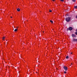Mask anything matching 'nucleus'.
I'll return each instance as SVG.
<instances>
[{
	"instance_id": "6ab92c4d",
	"label": "nucleus",
	"mask_w": 77,
	"mask_h": 77,
	"mask_svg": "<svg viewBox=\"0 0 77 77\" xmlns=\"http://www.w3.org/2000/svg\"><path fill=\"white\" fill-rule=\"evenodd\" d=\"M71 65H72V63L71 64V65H70V66H71Z\"/></svg>"
},
{
	"instance_id": "6e6552de",
	"label": "nucleus",
	"mask_w": 77,
	"mask_h": 77,
	"mask_svg": "<svg viewBox=\"0 0 77 77\" xmlns=\"http://www.w3.org/2000/svg\"><path fill=\"white\" fill-rule=\"evenodd\" d=\"M17 29H15L14 30V32H17Z\"/></svg>"
},
{
	"instance_id": "39448f33",
	"label": "nucleus",
	"mask_w": 77,
	"mask_h": 77,
	"mask_svg": "<svg viewBox=\"0 0 77 77\" xmlns=\"http://www.w3.org/2000/svg\"><path fill=\"white\" fill-rule=\"evenodd\" d=\"M72 37H75V35L74 34H72Z\"/></svg>"
},
{
	"instance_id": "a211bd4d",
	"label": "nucleus",
	"mask_w": 77,
	"mask_h": 77,
	"mask_svg": "<svg viewBox=\"0 0 77 77\" xmlns=\"http://www.w3.org/2000/svg\"><path fill=\"white\" fill-rule=\"evenodd\" d=\"M76 32H77V29H76Z\"/></svg>"
},
{
	"instance_id": "7ed1b4c3",
	"label": "nucleus",
	"mask_w": 77,
	"mask_h": 77,
	"mask_svg": "<svg viewBox=\"0 0 77 77\" xmlns=\"http://www.w3.org/2000/svg\"><path fill=\"white\" fill-rule=\"evenodd\" d=\"M69 30H72V27H70L69 28Z\"/></svg>"
},
{
	"instance_id": "dca6fc26",
	"label": "nucleus",
	"mask_w": 77,
	"mask_h": 77,
	"mask_svg": "<svg viewBox=\"0 0 77 77\" xmlns=\"http://www.w3.org/2000/svg\"><path fill=\"white\" fill-rule=\"evenodd\" d=\"M75 34H76V35H77V32H75Z\"/></svg>"
},
{
	"instance_id": "20e7f679",
	"label": "nucleus",
	"mask_w": 77,
	"mask_h": 77,
	"mask_svg": "<svg viewBox=\"0 0 77 77\" xmlns=\"http://www.w3.org/2000/svg\"><path fill=\"white\" fill-rule=\"evenodd\" d=\"M73 41H77V39H73Z\"/></svg>"
},
{
	"instance_id": "ddd939ff",
	"label": "nucleus",
	"mask_w": 77,
	"mask_h": 77,
	"mask_svg": "<svg viewBox=\"0 0 77 77\" xmlns=\"http://www.w3.org/2000/svg\"><path fill=\"white\" fill-rule=\"evenodd\" d=\"M60 1L61 2H64V0H60Z\"/></svg>"
},
{
	"instance_id": "412c9836",
	"label": "nucleus",
	"mask_w": 77,
	"mask_h": 77,
	"mask_svg": "<svg viewBox=\"0 0 77 77\" xmlns=\"http://www.w3.org/2000/svg\"><path fill=\"white\" fill-rule=\"evenodd\" d=\"M71 54H72V53H71Z\"/></svg>"
},
{
	"instance_id": "2eb2a0df",
	"label": "nucleus",
	"mask_w": 77,
	"mask_h": 77,
	"mask_svg": "<svg viewBox=\"0 0 77 77\" xmlns=\"http://www.w3.org/2000/svg\"><path fill=\"white\" fill-rule=\"evenodd\" d=\"M64 74H66V72L64 71Z\"/></svg>"
},
{
	"instance_id": "9d476101",
	"label": "nucleus",
	"mask_w": 77,
	"mask_h": 77,
	"mask_svg": "<svg viewBox=\"0 0 77 77\" xmlns=\"http://www.w3.org/2000/svg\"><path fill=\"white\" fill-rule=\"evenodd\" d=\"M49 12H52V10H49Z\"/></svg>"
},
{
	"instance_id": "423d86ee",
	"label": "nucleus",
	"mask_w": 77,
	"mask_h": 77,
	"mask_svg": "<svg viewBox=\"0 0 77 77\" xmlns=\"http://www.w3.org/2000/svg\"><path fill=\"white\" fill-rule=\"evenodd\" d=\"M17 11H18L19 12V11H20V8H17Z\"/></svg>"
},
{
	"instance_id": "f03ea898",
	"label": "nucleus",
	"mask_w": 77,
	"mask_h": 77,
	"mask_svg": "<svg viewBox=\"0 0 77 77\" xmlns=\"http://www.w3.org/2000/svg\"><path fill=\"white\" fill-rule=\"evenodd\" d=\"M63 68H64V69L65 71H66L68 69V68H67V67H66L65 66H64Z\"/></svg>"
},
{
	"instance_id": "4468645a",
	"label": "nucleus",
	"mask_w": 77,
	"mask_h": 77,
	"mask_svg": "<svg viewBox=\"0 0 77 77\" xmlns=\"http://www.w3.org/2000/svg\"><path fill=\"white\" fill-rule=\"evenodd\" d=\"M66 59H68V56H67L66 57Z\"/></svg>"
},
{
	"instance_id": "f8f14e48",
	"label": "nucleus",
	"mask_w": 77,
	"mask_h": 77,
	"mask_svg": "<svg viewBox=\"0 0 77 77\" xmlns=\"http://www.w3.org/2000/svg\"><path fill=\"white\" fill-rule=\"evenodd\" d=\"M73 2H75V0H72Z\"/></svg>"
},
{
	"instance_id": "aec40b11",
	"label": "nucleus",
	"mask_w": 77,
	"mask_h": 77,
	"mask_svg": "<svg viewBox=\"0 0 77 77\" xmlns=\"http://www.w3.org/2000/svg\"><path fill=\"white\" fill-rule=\"evenodd\" d=\"M11 18H12V17H11Z\"/></svg>"
},
{
	"instance_id": "f257e3e1",
	"label": "nucleus",
	"mask_w": 77,
	"mask_h": 77,
	"mask_svg": "<svg viewBox=\"0 0 77 77\" xmlns=\"http://www.w3.org/2000/svg\"><path fill=\"white\" fill-rule=\"evenodd\" d=\"M70 19L71 17H66V20L67 22H69V21H70Z\"/></svg>"
},
{
	"instance_id": "1a4fd4ad",
	"label": "nucleus",
	"mask_w": 77,
	"mask_h": 77,
	"mask_svg": "<svg viewBox=\"0 0 77 77\" xmlns=\"http://www.w3.org/2000/svg\"><path fill=\"white\" fill-rule=\"evenodd\" d=\"M50 22L51 23H53V21L52 20H50Z\"/></svg>"
},
{
	"instance_id": "f3484780",
	"label": "nucleus",
	"mask_w": 77,
	"mask_h": 77,
	"mask_svg": "<svg viewBox=\"0 0 77 77\" xmlns=\"http://www.w3.org/2000/svg\"><path fill=\"white\" fill-rule=\"evenodd\" d=\"M55 0H52V1H53V2H54Z\"/></svg>"
},
{
	"instance_id": "0eeeda50",
	"label": "nucleus",
	"mask_w": 77,
	"mask_h": 77,
	"mask_svg": "<svg viewBox=\"0 0 77 77\" xmlns=\"http://www.w3.org/2000/svg\"><path fill=\"white\" fill-rule=\"evenodd\" d=\"M5 37H3L2 38V40H3V41H4V40H5Z\"/></svg>"
},
{
	"instance_id": "9b49d317",
	"label": "nucleus",
	"mask_w": 77,
	"mask_h": 77,
	"mask_svg": "<svg viewBox=\"0 0 77 77\" xmlns=\"http://www.w3.org/2000/svg\"><path fill=\"white\" fill-rule=\"evenodd\" d=\"M74 8H75L76 9H77V6H75L74 7Z\"/></svg>"
}]
</instances>
